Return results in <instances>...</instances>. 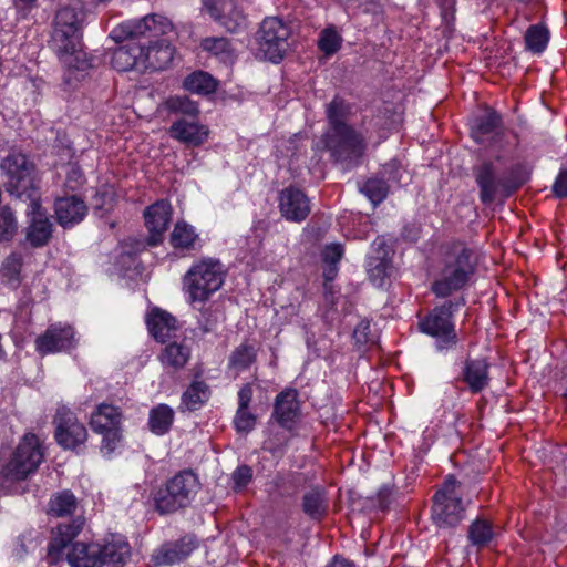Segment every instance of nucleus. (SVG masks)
Returning a JSON list of instances; mask_svg holds the SVG:
<instances>
[{
	"mask_svg": "<svg viewBox=\"0 0 567 567\" xmlns=\"http://www.w3.org/2000/svg\"><path fill=\"white\" fill-rule=\"evenodd\" d=\"M6 192L22 202H29L25 240L32 247L47 245L52 236V224L41 210L34 164L22 153L7 155L0 164Z\"/></svg>",
	"mask_w": 567,
	"mask_h": 567,
	"instance_id": "nucleus-1",
	"label": "nucleus"
},
{
	"mask_svg": "<svg viewBox=\"0 0 567 567\" xmlns=\"http://www.w3.org/2000/svg\"><path fill=\"white\" fill-rule=\"evenodd\" d=\"M475 267V254L466 247H455L446 257L440 277L432 285L433 292L445 298L462 289L474 274Z\"/></svg>",
	"mask_w": 567,
	"mask_h": 567,
	"instance_id": "nucleus-2",
	"label": "nucleus"
},
{
	"mask_svg": "<svg viewBox=\"0 0 567 567\" xmlns=\"http://www.w3.org/2000/svg\"><path fill=\"white\" fill-rule=\"evenodd\" d=\"M323 142L331 157L343 169H350L359 165L365 151V142L362 135L352 126L328 128L323 135Z\"/></svg>",
	"mask_w": 567,
	"mask_h": 567,
	"instance_id": "nucleus-3",
	"label": "nucleus"
},
{
	"mask_svg": "<svg viewBox=\"0 0 567 567\" xmlns=\"http://www.w3.org/2000/svg\"><path fill=\"white\" fill-rule=\"evenodd\" d=\"M473 175L480 188V199L485 205L492 204L498 196H511L525 182L515 169L507 176L499 175L492 162H483L474 167Z\"/></svg>",
	"mask_w": 567,
	"mask_h": 567,
	"instance_id": "nucleus-4",
	"label": "nucleus"
},
{
	"mask_svg": "<svg viewBox=\"0 0 567 567\" xmlns=\"http://www.w3.org/2000/svg\"><path fill=\"white\" fill-rule=\"evenodd\" d=\"M290 27L277 17L262 20L256 33L258 50L264 58L271 62H279L289 50Z\"/></svg>",
	"mask_w": 567,
	"mask_h": 567,
	"instance_id": "nucleus-5",
	"label": "nucleus"
},
{
	"mask_svg": "<svg viewBox=\"0 0 567 567\" xmlns=\"http://www.w3.org/2000/svg\"><path fill=\"white\" fill-rule=\"evenodd\" d=\"M43 461V451L34 434H25L10 461L1 470L9 481H22L34 473Z\"/></svg>",
	"mask_w": 567,
	"mask_h": 567,
	"instance_id": "nucleus-6",
	"label": "nucleus"
},
{
	"mask_svg": "<svg viewBox=\"0 0 567 567\" xmlns=\"http://www.w3.org/2000/svg\"><path fill=\"white\" fill-rule=\"evenodd\" d=\"M458 483L449 476L434 495L432 517L441 528L455 527L464 518L465 508L457 493Z\"/></svg>",
	"mask_w": 567,
	"mask_h": 567,
	"instance_id": "nucleus-7",
	"label": "nucleus"
},
{
	"mask_svg": "<svg viewBox=\"0 0 567 567\" xmlns=\"http://www.w3.org/2000/svg\"><path fill=\"white\" fill-rule=\"evenodd\" d=\"M224 269L219 261H203L192 267L185 276V285L193 301H205L224 282Z\"/></svg>",
	"mask_w": 567,
	"mask_h": 567,
	"instance_id": "nucleus-8",
	"label": "nucleus"
},
{
	"mask_svg": "<svg viewBox=\"0 0 567 567\" xmlns=\"http://www.w3.org/2000/svg\"><path fill=\"white\" fill-rule=\"evenodd\" d=\"M464 305V299L445 301L442 306L435 307L432 312L420 321L422 332L434 337L439 347L444 348L456 342L454 324L451 321L453 311Z\"/></svg>",
	"mask_w": 567,
	"mask_h": 567,
	"instance_id": "nucleus-9",
	"label": "nucleus"
},
{
	"mask_svg": "<svg viewBox=\"0 0 567 567\" xmlns=\"http://www.w3.org/2000/svg\"><path fill=\"white\" fill-rule=\"evenodd\" d=\"M82 19L73 8H62L54 18L51 45L55 52L73 49L82 39Z\"/></svg>",
	"mask_w": 567,
	"mask_h": 567,
	"instance_id": "nucleus-10",
	"label": "nucleus"
},
{
	"mask_svg": "<svg viewBox=\"0 0 567 567\" xmlns=\"http://www.w3.org/2000/svg\"><path fill=\"white\" fill-rule=\"evenodd\" d=\"M122 413L118 408L102 403L91 415V427L103 435L101 450L111 454L121 441Z\"/></svg>",
	"mask_w": 567,
	"mask_h": 567,
	"instance_id": "nucleus-11",
	"label": "nucleus"
},
{
	"mask_svg": "<svg viewBox=\"0 0 567 567\" xmlns=\"http://www.w3.org/2000/svg\"><path fill=\"white\" fill-rule=\"evenodd\" d=\"M53 423L56 443L64 450H75L85 443L87 431L69 409H58Z\"/></svg>",
	"mask_w": 567,
	"mask_h": 567,
	"instance_id": "nucleus-12",
	"label": "nucleus"
},
{
	"mask_svg": "<svg viewBox=\"0 0 567 567\" xmlns=\"http://www.w3.org/2000/svg\"><path fill=\"white\" fill-rule=\"evenodd\" d=\"M172 22L163 16L150 14L141 20L127 21L113 31L116 41L141 37H159L172 31Z\"/></svg>",
	"mask_w": 567,
	"mask_h": 567,
	"instance_id": "nucleus-13",
	"label": "nucleus"
},
{
	"mask_svg": "<svg viewBox=\"0 0 567 567\" xmlns=\"http://www.w3.org/2000/svg\"><path fill=\"white\" fill-rule=\"evenodd\" d=\"M204 6L221 27L229 32H240L247 27V18L234 0H204Z\"/></svg>",
	"mask_w": 567,
	"mask_h": 567,
	"instance_id": "nucleus-14",
	"label": "nucleus"
},
{
	"mask_svg": "<svg viewBox=\"0 0 567 567\" xmlns=\"http://www.w3.org/2000/svg\"><path fill=\"white\" fill-rule=\"evenodd\" d=\"M74 346V331L70 326L54 323L35 339L37 350L41 354L65 351Z\"/></svg>",
	"mask_w": 567,
	"mask_h": 567,
	"instance_id": "nucleus-15",
	"label": "nucleus"
},
{
	"mask_svg": "<svg viewBox=\"0 0 567 567\" xmlns=\"http://www.w3.org/2000/svg\"><path fill=\"white\" fill-rule=\"evenodd\" d=\"M392 250L383 241H374L372 252L368 256L367 271L370 280L378 287L383 286L392 272Z\"/></svg>",
	"mask_w": 567,
	"mask_h": 567,
	"instance_id": "nucleus-16",
	"label": "nucleus"
},
{
	"mask_svg": "<svg viewBox=\"0 0 567 567\" xmlns=\"http://www.w3.org/2000/svg\"><path fill=\"white\" fill-rule=\"evenodd\" d=\"M279 209L287 220L300 223L309 215L310 203L302 190L288 187L280 192Z\"/></svg>",
	"mask_w": 567,
	"mask_h": 567,
	"instance_id": "nucleus-17",
	"label": "nucleus"
},
{
	"mask_svg": "<svg viewBox=\"0 0 567 567\" xmlns=\"http://www.w3.org/2000/svg\"><path fill=\"white\" fill-rule=\"evenodd\" d=\"M172 207L166 200H158L147 207L144 213L145 224L150 231L148 244L155 246L162 241L163 234L171 223Z\"/></svg>",
	"mask_w": 567,
	"mask_h": 567,
	"instance_id": "nucleus-18",
	"label": "nucleus"
},
{
	"mask_svg": "<svg viewBox=\"0 0 567 567\" xmlns=\"http://www.w3.org/2000/svg\"><path fill=\"white\" fill-rule=\"evenodd\" d=\"M297 398L298 392L295 389H287L276 396L272 417L284 429L292 430L300 415Z\"/></svg>",
	"mask_w": 567,
	"mask_h": 567,
	"instance_id": "nucleus-19",
	"label": "nucleus"
},
{
	"mask_svg": "<svg viewBox=\"0 0 567 567\" xmlns=\"http://www.w3.org/2000/svg\"><path fill=\"white\" fill-rule=\"evenodd\" d=\"M84 519L74 518L71 523H63L56 527V532L48 546V559L50 564L59 563L63 557V551L69 543L82 530Z\"/></svg>",
	"mask_w": 567,
	"mask_h": 567,
	"instance_id": "nucleus-20",
	"label": "nucleus"
},
{
	"mask_svg": "<svg viewBox=\"0 0 567 567\" xmlns=\"http://www.w3.org/2000/svg\"><path fill=\"white\" fill-rule=\"evenodd\" d=\"M56 221L63 228H70L81 223L87 214V206L76 195L58 198L54 203Z\"/></svg>",
	"mask_w": 567,
	"mask_h": 567,
	"instance_id": "nucleus-21",
	"label": "nucleus"
},
{
	"mask_svg": "<svg viewBox=\"0 0 567 567\" xmlns=\"http://www.w3.org/2000/svg\"><path fill=\"white\" fill-rule=\"evenodd\" d=\"M196 547L193 536H185L181 539L163 545L153 556L154 564L173 565L184 560Z\"/></svg>",
	"mask_w": 567,
	"mask_h": 567,
	"instance_id": "nucleus-22",
	"label": "nucleus"
},
{
	"mask_svg": "<svg viewBox=\"0 0 567 567\" xmlns=\"http://www.w3.org/2000/svg\"><path fill=\"white\" fill-rule=\"evenodd\" d=\"M169 134L187 145L199 146L207 140L209 131L205 125L182 118L171 125Z\"/></svg>",
	"mask_w": 567,
	"mask_h": 567,
	"instance_id": "nucleus-23",
	"label": "nucleus"
},
{
	"mask_svg": "<svg viewBox=\"0 0 567 567\" xmlns=\"http://www.w3.org/2000/svg\"><path fill=\"white\" fill-rule=\"evenodd\" d=\"M144 45L135 42L118 47L112 55V66L121 72L143 69Z\"/></svg>",
	"mask_w": 567,
	"mask_h": 567,
	"instance_id": "nucleus-24",
	"label": "nucleus"
},
{
	"mask_svg": "<svg viewBox=\"0 0 567 567\" xmlns=\"http://www.w3.org/2000/svg\"><path fill=\"white\" fill-rule=\"evenodd\" d=\"M100 544L75 543L66 553L71 567H101Z\"/></svg>",
	"mask_w": 567,
	"mask_h": 567,
	"instance_id": "nucleus-25",
	"label": "nucleus"
},
{
	"mask_svg": "<svg viewBox=\"0 0 567 567\" xmlns=\"http://www.w3.org/2000/svg\"><path fill=\"white\" fill-rule=\"evenodd\" d=\"M174 49L166 40H159L152 45L144 47L143 69L163 70L173 60Z\"/></svg>",
	"mask_w": 567,
	"mask_h": 567,
	"instance_id": "nucleus-26",
	"label": "nucleus"
},
{
	"mask_svg": "<svg viewBox=\"0 0 567 567\" xmlns=\"http://www.w3.org/2000/svg\"><path fill=\"white\" fill-rule=\"evenodd\" d=\"M175 496L187 507L195 497L199 482L192 471H182L167 482Z\"/></svg>",
	"mask_w": 567,
	"mask_h": 567,
	"instance_id": "nucleus-27",
	"label": "nucleus"
},
{
	"mask_svg": "<svg viewBox=\"0 0 567 567\" xmlns=\"http://www.w3.org/2000/svg\"><path fill=\"white\" fill-rule=\"evenodd\" d=\"M146 323L153 338L162 343L166 342L171 333L177 329L175 318L158 308L152 310L146 319Z\"/></svg>",
	"mask_w": 567,
	"mask_h": 567,
	"instance_id": "nucleus-28",
	"label": "nucleus"
},
{
	"mask_svg": "<svg viewBox=\"0 0 567 567\" xmlns=\"http://www.w3.org/2000/svg\"><path fill=\"white\" fill-rule=\"evenodd\" d=\"M488 364L484 359L467 360L463 369L464 381L472 392H481L488 385Z\"/></svg>",
	"mask_w": 567,
	"mask_h": 567,
	"instance_id": "nucleus-29",
	"label": "nucleus"
},
{
	"mask_svg": "<svg viewBox=\"0 0 567 567\" xmlns=\"http://www.w3.org/2000/svg\"><path fill=\"white\" fill-rule=\"evenodd\" d=\"M100 549L101 567L104 565L112 567L122 566L131 554L128 543L122 539H113L104 545L100 544Z\"/></svg>",
	"mask_w": 567,
	"mask_h": 567,
	"instance_id": "nucleus-30",
	"label": "nucleus"
},
{
	"mask_svg": "<svg viewBox=\"0 0 567 567\" xmlns=\"http://www.w3.org/2000/svg\"><path fill=\"white\" fill-rule=\"evenodd\" d=\"M501 125V117L496 112H487L476 118L472 126L471 135L480 144L493 138L497 134Z\"/></svg>",
	"mask_w": 567,
	"mask_h": 567,
	"instance_id": "nucleus-31",
	"label": "nucleus"
},
{
	"mask_svg": "<svg viewBox=\"0 0 567 567\" xmlns=\"http://www.w3.org/2000/svg\"><path fill=\"white\" fill-rule=\"evenodd\" d=\"M302 511L311 519H321L328 511V502L324 492L319 488H312L302 496Z\"/></svg>",
	"mask_w": 567,
	"mask_h": 567,
	"instance_id": "nucleus-32",
	"label": "nucleus"
},
{
	"mask_svg": "<svg viewBox=\"0 0 567 567\" xmlns=\"http://www.w3.org/2000/svg\"><path fill=\"white\" fill-rule=\"evenodd\" d=\"M190 358V350L185 343L171 342L159 354L161 362L174 370L182 369Z\"/></svg>",
	"mask_w": 567,
	"mask_h": 567,
	"instance_id": "nucleus-33",
	"label": "nucleus"
},
{
	"mask_svg": "<svg viewBox=\"0 0 567 567\" xmlns=\"http://www.w3.org/2000/svg\"><path fill=\"white\" fill-rule=\"evenodd\" d=\"M60 61L64 64L69 71H86L93 66V59L82 50V42L73 49H65V52H56Z\"/></svg>",
	"mask_w": 567,
	"mask_h": 567,
	"instance_id": "nucleus-34",
	"label": "nucleus"
},
{
	"mask_svg": "<svg viewBox=\"0 0 567 567\" xmlns=\"http://www.w3.org/2000/svg\"><path fill=\"white\" fill-rule=\"evenodd\" d=\"M183 86L190 93L208 95L216 91L217 81L207 72L196 71L184 79Z\"/></svg>",
	"mask_w": 567,
	"mask_h": 567,
	"instance_id": "nucleus-35",
	"label": "nucleus"
},
{
	"mask_svg": "<svg viewBox=\"0 0 567 567\" xmlns=\"http://www.w3.org/2000/svg\"><path fill=\"white\" fill-rule=\"evenodd\" d=\"M173 420L174 411L166 404H159L150 412V430L157 435H163L171 429Z\"/></svg>",
	"mask_w": 567,
	"mask_h": 567,
	"instance_id": "nucleus-36",
	"label": "nucleus"
},
{
	"mask_svg": "<svg viewBox=\"0 0 567 567\" xmlns=\"http://www.w3.org/2000/svg\"><path fill=\"white\" fill-rule=\"evenodd\" d=\"M495 536L489 522L476 518L468 527V539L476 547L486 546Z\"/></svg>",
	"mask_w": 567,
	"mask_h": 567,
	"instance_id": "nucleus-37",
	"label": "nucleus"
},
{
	"mask_svg": "<svg viewBox=\"0 0 567 567\" xmlns=\"http://www.w3.org/2000/svg\"><path fill=\"white\" fill-rule=\"evenodd\" d=\"M526 49L533 53H542L547 47L549 31L543 24L530 25L525 33Z\"/></svg>",
	"mask_w": 567,
	"mask_h": 567,
	"instance_id": "nucleus-38",
	"label": "nucleus"
},
{
	"mask_svg": "<svg viewBox=\"0 0 567 567\" xmlns=\"http://www.w3.org/2000/svg\"><path fill=\"white\" fill-rule=\"evenodd\" d=\"M154 503L161 514H171L185 507L167 484L155 493Z\"/></svg>",
	"mask_w": 567,
	"mask_h": 567,
	"instance_id": "nucleus-39",
	"label": "nucleus"
},
{
	"mask_svg": "<svg viewBox=\"0 0 567 567\" xmlns=\"http://www.w3.org/2000/svg\"><path fill=\"white\" fill-rule=\"evenodd\" d=\"M256 359L255 349L248 344H240L237 347L229 358V370L235 374L248 369Z\"/></svg>",
	"mask_w": 567,
	"mask_h": 567,
	"instance_id": "nucleus-40",
	"label": "nucleus"
},
{
	"mask_svg": "<svg viewBox=\"0 0 567 567\" xmlns=\"http://www.w3.org/2000/svg\"><path fill=\"white\" fill-rule=\"evenodd\" d=\"M22 265L23 258L21 254H10L2 262V267L0 270L2 278H4L7 282L12 285L13 287L19 286V284L21 282L20 272Z\"/></svg>",
	"mask_w": 567,
	"mask_h": 567,
	"instance_id": "nucleus-41",
	"label": "nucleus"
},
{
	"mask_svg": "<svg viewBox=\"0 0 567 567\" xmlns=\"http://www.w3.org/2000/svg\"><path fill=\"white\" fill-rule=\"evenodd\" d=\"M75 508V496L69 491H63L50 501L49 513L56 517H61L72 514Z\"/></svg>",
	"mask_w": 567,
	"mask_h": 567,
	"instance_id": "nucleus-42",
	"label": "nucleus"
},
{
	"mask_svg": "<svg viewBox=\"0 0 567 567\" xmlns=\"http://www.w3.org/2000/svg\"><path fill=\"white\" fill-rule=\"evenodd\" d=\"M349 114V106L341 99H333L327 106V116L329 120V128L338 127H350L351 125L346 123Z\"/></svg>",
	"mask_w": 567,
	"mask_h": 567,
	"instance_id": "nucleus-43",
	"label": "nucleus"
},
{
	"mask_svg": "<svg viewBox=\"0 0 567 567\" xmlns=\"http://www.w3.org/2000/svg\"><path fill=\"white\" fill-rule=\"evenodd\" d=\"M208 386L203 381H195L183 394V403L188 410H196L208 399Z\"/></svg>",
	"mask_w": 567,
	"mask_h": 567,
	"instance_id": "nucleus-44",
	"label": "nucleus"
},
{
	"mask_svg": "<svg viewBox=\"0 0 567 567\" xmlns=\"http://www.w3.org/2000/svg\"><path fill=\"white\" fill-rule=\"evenodd\" d=\"M18 231V221L9 207L0 209V243H8L13 239Z\"/></svg>",
	"mask_w": 567,
	"mask_h": 567,
	"instance_id": "nucleus-45",
	"label": "nucleus"
},
{
	"mask_svg": "<svg viewBox=\"0 0 567 567\" xmlns=\"http://www.w3.org/2000/svg\"><path fill=\"white\" fill-rule=\"evenodd\" d=\"M166 106L172 113L196 117L199 113L198 105L188 96H173L167 100Z\"/></svg>",
	"mask_w": 567,
	"mask_h": 567,
	"instance_id": "nucleus-46",
	"label": "nucleus"
},
{
	"mask_svg": "<svg viewBox=\"0 0 567 567\" xmlns=\"http://www.w3.org/2000/svg\"><path fill=\"white\" fill-rule=\"evenodd\" d=\"M388 190V184L380 178L368 179L361 188V192L373 205L380 204L386 197Z\"/></svg>",
	"mask_w": 567,
	"mask_h": 567,
	"instance_id": "nucleus-47",
	"label": "nucleus"
},
{
	"mask_svg": "<svg viewBox=\"0 0 567 567\" xmlns=\"http://www.w3.org/2000/svg\"><path fill=\"white\" fill-rule=\"evenodd\" d=\"M196 238L194 229L186 223H176L171 235V243L174 247L188 248Z\"/></svg>",
	"mask_w": 567,
	"mask_h": 567,
	"instance_id": "nucleus-48",
	"label": "nucleus"
},
{
	"mask_svg": "<svg viewBox=\"0 0 567 567\" xmlns=\"http://www.w3.org/2000/svg\"><path fill=\"white\" fill-rule=\"evenodd\" d=\"M341 42L339 33L332 28H327L320 33L318 47L326 55H332L340 49Z\"/></svg>",
	"mask_w": 567,
	"mask_h": 567,
	"instance_id": "nucleus-49",
	"label": "nucleus"
},
{
	"mask_svg": "<svg viewBox=\"0 0 567 567\" xmlns=\"http://www.w3.org/2000/svg\"><path fill=\"white\" fill-rule=\"evenodd\" d=\"M202 47L204 50L212 52L215 55L228 56L230 54V43L228 39L224 37L206 38L202 41Z\"/></svg>",
	"mask_w": 567,
	"mask_h": 567,
	"instance_id": "nucleus-50",
	"label": "nucleus"
},
{
	"mask_svg": "<svg viewBox=\"0 0 567 567\" xmlns=\"http://www.w3.org/2000/svg\"><path fill=\"white\" fill-rule=\"evenodd\" d=\"M256 424V416L248 409H237L234 425L237 432L248 433L252 431Z\"/></svg>",
	"mask_w": 567,
	"mask_h": 567,
	"instance_id": "nucleus-51",
	"label": "nucleus"
},
{
	"mask_svg": "<svg viewBox=\"0 0 567 567\" xmlns=\"http://www.w3.org/2000/svg\"><path fill=\"white\" fill-rule=\"evenodd\" d=\"M251 478L252 470L247 465L239 466L233 474V481L236 488L246 487Z\"/></svg>",
	"mask_w": 567,
	"mask_h": 567,
	"instance_id": "nucleus-52",
	"label": "nucleus"
},
{
	"mask_svg": "<svg viewBox=\"0 0 567 567\" xmlns=\"http://www.w3.org/2000/svg\"><path fill=\"white\" fill-rule=\"evenodd\" d=\"M342 252L343 250L341 245H330L324 248L322 259L324 264L336 267L342 257Z\"/></svg>",
	"mask_w": 567,
	"mask_h": 567,
	"instance_id": "nucleus-53",
	"label": "nucleus"
},
{
	"mask_svg": "<svg viewBox=\"0 0 567 567\" xmlns=\"http://www.w3.org/2000/svg\"><path fill=\"white\" fill-rule=\"evenodd\" d=\"M353 339L359 344H365L372 340L371 326L367 320H362L353 331Z\"/></svg>",
	"mask_w": 567,
	"mask_h": 567,
	"instance_id": "nucleus-54",
	"label": "nucleus"
},
{
	"mask_svg": "<svg viewBox=\"0 0 567 567\" xmlns=\"http://www.w3.org/2000/svg\"><path fill=\"white\" fill-rule=\"evenodd\" d=\"M252 399V385L246 383L238 392V409H248Z\"/></svg>",
	"mask_w": 567,
	"mask_h": 567,
	"instance_id": "nucleus-55",
	"label": "nucleus"
},
{
	"mask_svg": "<svg viewBox=\"0 0 567 567\" xmlns=\"http://www.w3.org/2000/svg\"><path fill=\"white\" fill-rule=\"evenodd\" d=\"M553 190L557 197L567 196V171H563L557 176Z\"/></svg>",
	"mask_w": 567,
	"mask_h": 567,
	"instance_id": "nucleus-56",
	"label": "nucleus"
},
{
	"mask_svg": "<svg viewBox=\"0 0 567 567\" xmlns=\"http://www.w3.org/2000/svg\"><path fill=\"white\" fill-rule=\"evenodd\" d=\"M389 497L390 491L388 488H382L378 494L379 506L382 511H385L389 506Z\"/></svg>",
	"mask_w": 567,
	"mask_h": 567,
	"instance_id": "nucleus-57",
	"label": "nucleus"
},
{
	"mask_svg": "<svg viewBox=\"0 0 567 567\" xmlns=\"http://www.w3.org/2000/svg\"><path fill=\"white\" fill-rule=\"evenodd\" d=\"M328 567H354V565L344 558L336 557Z\"/></svg>",
	"mask_w": 567,
	"mask_h": 567,
	"instance_id": "nucleus-58",
	"label": "nucleus"
},
{
	"mask_svg": "<svg viewBox=\"0 0 567 567\" xmlns=\"http://www.w3.org/2000/svg\"><path fill=\"white\" fill-rule=\"evenodd\" d=\"M336 275H337V267H331L330 265H328V268L324 269V271H323L324 279L327 281H331L334 279Z\"/></svg>",
	"mask_w": 567,
	"mask_h": 567,
	"instance_id": "nucleus-59",
	"label": "nucleus"
},
{
	"mask_svg": "<svg viewBox=\"0 0 567 567\" xmlns=\"http://www.w3.org/2000/svg\"><path fill=\"white\" fill-rule=\"evenodd\" d=\"M37 0H18V2L24 4V6H31Z\"/></svg>",
	"mask_w": 567,
	"mask_h": 567,
	"instance_id": "nucleus-60",
	"label": "nucleus"
}]
</instances>
